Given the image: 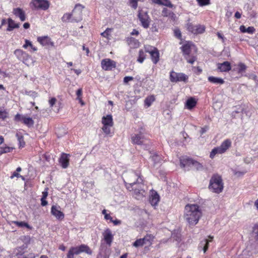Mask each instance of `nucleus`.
<instances>
[{"label": "nucleus", "mask_w": 258, "mask_h": 258, "mask_svg": "<svg viewBox=\"0 0 258 258\" xmlns=\"http://www.w3.org/2000/svg\"><path fill=\"white\" fill-rule=\"evenodd\" d=\"M202 215L200 207L197 204H187L184 208V218L190 226L196 225Z\"/></svg>", "instance_id": "nucleus-1"}, {"label": "nucleus", "mask_w": 258, "mask_h": 258, "mask_svg": "<svg viewBox=\"0 0 258 258\" xmlns=\"http://www.w3.org/2000/svg\"><path fill=\"white\" fill-rule=\"evenodd\" d=\"M223 188L222 177L218 174H214L210 180L209 189L213 192L220 194L223 191Z\"/></svg>", "instance_id": "nucleus-2"}, {"label": "nucleus", "mask_w": 258, "mask_h": 258, "mask_svg": "<svg viewBox=\"0 0 258 258\" xmlns=\"http://www.w3.org/2000/svg\"><path fill=\"white\" fill-rule=\"evenodd\" d=\"M82 252L91 255L92 251L87 245L84 244L71 247L68 252L67 258H74V255H78Z\"/></svg>", "instance_id": "nucleus-3"}, {"label": "nucleus", "mask_w": 258, "mask_h": 258, "mask_svg": "<svg viewBox=\"0 0 258 258\" xmlns=\"http://www.w3.org/2000/svg\"><path fill=\"white\" fill-rule=\"evenodd\" d=\"M231 141L230 139L224 140L219 147L213 148L210 152V157L213 159L216 154L224 153L231 146Z\"/></svg>", "instance_id": "nucleus-4"}, {"label": "nucleus", "mask_w": 258, "mask_h": 258, "mask_svg": "<svg viewBox=\"0 0 258 258\" xmlns=\"http://www.w3.org/2000/svg\"><path fill=\"white\" fill-rule=\"evenodd\" d=\"M192 45V43L191 42L188 41L180 47L184 58L187 62L190 64H193L196 60V57L190 55L191 46Z\"/></svg>", "instance_id": "nucleus-5"}, {"label": "nucleus", "mask_w": 258, "mask_h": 258, "mask_svg": "<svg viewBox=\"0 0 258 258\" xmlns=\"http://www.w3.org/2000/svg\"><path fill=\"white\" fill-rule=\"evenodd\" d=\"M84 8L80 4L76 5L75 8L72 11V19L71 20V23H78L82 20V11Z\"/></svg>", "instance_id": "nucleus-6"}, {"label": "nucleus", "mask_w": 258, "mask_h": 258, "mask_svg": "<svg viewBox=\"0 0 258 258\" xmlns=\"http://www.w3.org/2000/svg\"><path fill=\"white\" fill-rule=\"evenodd\" d=\"M138 19H139L141 25L145 29L149 28L150 23V18L146 11L139 10L138 14Z\"/></svg>", "instance_id": "nucleus-7"}, {"label": "nucleus", "mask_w": 258, "mask_h": 258, "mask_svg": "<svg viewBox=\"0 0 258 258\" xmlns=\"http://www.w3.org/2000/svg\"><path fill=\"white\" fill-rule=\"evenodd\" d=\"M33 10H46L49 7V3L47 0H32L30 4Z\"/></svg>", "instance_id": "nucleus-8"}, {"label": "nucleus", "mask_w": 258, "mask_h": 258, "mask_svg": "<svg viewBox=\"0 0 258 258\" xmlns=\"http://www.w3.org/2000/svg\"><path fill=\"white\" fill-rule=\"evenodd\" d=\"M170 80L171 82L176 83L178 82H183L187 83L188 77L186 75L182 73H176L171 71L170 73Z\"/></svg>", "instance_id": "nucleus-9"}, {"label": "nucleus", "mask_w": 258, "mask_h": 258, "mask_svg": "<svg viewBox=\"0 0 258 258\" xmlns=\"http://www.w3.org/2000/svg\"><path fill=\"white\" fill-rule=\"evenodd\" d=\"M147 140L145 134L141 132L131 135V141L134 144L142 145L146 142Z\"/></svg>", "instance_id": "nucleus-10"}, {"label": "nucleus", "mask_w": 258, "mask_h": 258, "mask_svg": "<svg viewBox=\"0 0 258 258\" xmlns=\"http://www.w3.org/2000/svg\"><path fill=\"white\" fill-rule=\"evenodd\" d=\"M186 29L190 33L194 34H199L203 33L205 31V27L200 24L194 25L191 23H187Z\"/></svg>", "instance_id": "nucleus-11"}, {"label": "nucleus", "mask_w": 258, "mask_h": 258, "mask_svg": "<svg viewBox=\"0 0 258 258\" xmlns=\"http://www.w3.org/2000/svg\"><path fill=\"white\" fill-rule=\"evenodd\" d=\"M101 67L105 71H110L115 68L116 63L115 61L110 58H105L101 60Z\"/></svg>", "instance_id": "nucleus-12"}, {"label": "nucleus", "mask_w": 258, "mask_h": 258, "mask_svg": "<svg viewBox=\"0 0 258 258\" xmlns=\"http://www.w3.org/2000/svg\"><path fill=\"white\" fill-rule=\"evenodd\" d=\"M51 213L57 220H62L64 219V215L60 211L59 206L53 205L51 208Z\"/></svg>", "instance_id": "nucleus-13"}, {"label": "nucleus", "mask_w": 258, "mask_h": 258, "mask_svg": "<svg viewBox=\"0 0 258 258\" xmlns=\"http://www.w3.org/2000/svg\"><path fill=\"white\" fill-rule=\"evenodd\" d=\"M37 41L43 46L48 47L54 46V43L51 41V39L47 36L38 37L37 38Z\"/></svg>", "instance_id": "nucleus-14"}, {"label": "nucleus", "mask_w": 258, "mask_h": 258, "mask_svg": "<svg viewBox=\"0 0 258 258\" xmlns=\"http://www.w3.org/2000/svg\"><path fill=\"white\" fill-rule=\"evenodd\" d=\"M193 160L190 158L183 157L180 159V166L181 168L189 170L188 167H191L192 164Z\"/></svg>", "instance_id": "nucleus-15"}, {"label": "nucleus", "mask_w": 258, "mask_h": 258, "mask_svg": "<svg viewBox=\"0 0 258 258\" xmlns=\"http://www.w3.org/2000/svg\"><path fill=\"white\" fill-rule=\"evenodd\" d=\"M70 154L62 153L59 159V162L63 168H67L69 166Z\"/></svg>", "instance_id": "nucleus-16"}, {"label": "nucleus", "mask_w": 258, "mask_h": 258, "mask_svg": "<svg viewBox=\"0 0 258 258\" xmlns=\"http://www.w3.org/2000/svg\"><path fill=\"white\" fill-rule=\"evenodd\" d=\"M13 14L17 17L19 18L22 22L26 20V15L25 12L20 8H14L13 10Z\"/></svg>", "instance_id": "nucleus-17"}, {"label": "nucleus", "mask_w": 258, "mask_h": 258, "mask_svg": "<svg viewBox=\"0 0 258 258\" xmlns=\"http://www.w3.org/2000/svg\"><path fill=\"white\" fill-rule=\"evenodd\" d=\"M103 235L104 240L106 244L110 245L113 239V236L112 234L111 230L108 228L106 229L103 233Z\"/></svg>", "instance_id": "nucleus-18"}, {"label": "nucleus", "mask_w": 258, "mask_h": 258, "mask_svg": "<svg viewBox=\"0 0 258 258\" xmlns=\"http://www.w3.org/2000/svg\"><path fill=\"white\" fill-rule=\"evenodd\" d=\"M140 174H141L139 172H133L131 173V176L134 177L135 178L137 177V179L135 181H134L128 183L131 186V187L132 188V189H134V187H133V186H134L135 185H136V184L142 183L143 180L141 178Z\"/></svg>", "instance_id": "nucleus-19"}, {"label": "nucleus", "mask_w": 258, "mask_h": 258, "mask_svg": "<svg viewBox=\"0 0 258 258\" xmlns=\"http://www.w3.org/2000/svg\"><path fill=\"white\" fill-rule=\"evenodd\" d=\"M160 200V197L158 193L155 190H152L151 195L150 197L149 201L150 204L153 206H156Z\"/></svg>", "instance_id": "nucleus-20"}, {"label": "nucleus", "mask_w": 258, "mask_h": 258, "mask_svg": "<svg viewBox=\"0 0 258 258\" xmlns=\"http://www.w3.org/2000/svg\"><path fill=\"white\" fill-rule=\"evenodd\" d=\"M217 68L220 72H226L229 71L231 69V67L230 63L226 61L223 63H218Z\"/></svg>", "instance_id": "nucleus-21"}, {"label": "nucleus", "mask_w": 258, "mask_h": 258, "mask_svg": "<svg viewBox=\"0 0 258 258\" xmlns=\"http://www.w3.org/2000/svg\"><path fill=\"white\" fill-rule=\"evenodd\" d=\"M197 103V101L196 99L191 97L186 100L185 106L188 109L191 110L196 106Z\"/></svg>", "instance_id": "nucleus-22"}, {"label": "nucleus", "mask_w": 258, "mask_h": 258, "mask_svg": "<svg viewBox=\"0 0 258 258\" xmlns=\"http://www.w3.org/2000/svg\"><path fill=\"white\" fill-rule=\"evenodd\" d=\"M126 41L131 48H138L140 45L139 41L134 37L128 38Z\"/></svg>", "instance_id": "nucleus-23"}, {"label": "nucleus", "mask_w": 258, "mask_h": 258, "mask_svg": "<svg viewBox=\"0 0 258 258\" xmlns=\"http://www.w3.org/2000/svg\"><path fill=\"white\" fill-rule=\"evenodd\" d=\"M102 122L103 125L112 126L113 125V122L112 115L109 114L106 116H103L102 118Z\"/></svg>", "instance_id": "nucleus-24"}, {"label": "nucleus", "mask_w": 258, "mask_h": 258, "mask_svg": "<svg viewBox=\"0 0 258 258\" xmlns=\"http://www.w3.org/2000/svg\"><path fill=\"white\" fill-rule=\"evenodd\" d=\"M150 56L153 63L155 64H157L159 60L160 57L159 51L157 48L150 54Z\"/></svg>", "instance_id": "nucleus-25"}, {"label": "nucleus", "mask_w": 258, "mask_h": 258, "mask_svg": "<svg viewBox=\"0 0 258 258\" xmlns=\"http://www.w3.org/2000/svg\"><path fill=\"white\" fill-rule=\"evenodd\" d=\"M209 238L210 239V240H208L207 239H204L201 242L199 247L202 248L204 251V252L205 253L207 250L208 248L209 242L211 241L213 238V236H209Z\"/></svg>", "instance_id": "nucleus-26"}, {"label": "nucleus", "mask_w": 258, "mask_h": 258, "mask_svg": "<svg viewBox=\"0 0 258 258\" xmlns=\"http://www.w3.org/2000/svg\"><path fill=\"white\" fill-rule=\"evenodd\" d=\"M14 54L19 60H24L27 57V53L19 49L15 50Z\"/></svg>", "instance_id": "nucleus-27"}, {"label": "nucleus", "mask_w": 258, "mask_h": 258, "mask_svg": "<svg viewBox=\"0 0 258 258\" xmlns=\"http://www.w3.org/2000/svg\"><path fill=\"white\" fill-rule=\"evenodd\" d=\"M8 26L7 30L8 31H11L15 28H18L19 27V24L16 23L14 20L11 18L8 19Z\"/></svg>", "instance_id": "nucleus-28"}, {"label": "nucleus", "mask_w": 258, "mask_h": 258, "mask_svg": "<svg viewBox=\"0 0 258 258\" xmlns=\"http://www.w3.org/2000/svg\"><path fill=\"white\" fill-rule=\"evenodd\" d=\"M208 80L209 82L215 84H223L224 83V81L223 79L220 78L215 77L214 76H209L208 78Z\"/></svg>", "instance_id": "nucleus-29"}, {"label": "nucleus", "mask_w": 258, "mask_h": 258, "mask_svg": "<svg viewBox=\"0 0 258 258\" xmlns=\"http://www.w3.org/2000/svg\"><path fill=\"white\" fill-rule=\"evenodd\" d=\"M16 136L19 142V148H23L25 145V142L24 140V137L21 133H17Z\"/></svg>", "instance_id": "nucleus-30"}, {"label": "nucleus", "mask_w": 258, "mask_h": 258, "mask_svg": "<svg viewBox=\"0 0 258 258\" xmlns=\"http://www.w3.org/2000/svg\"><path fill=\"white\" fill-rule=\"evenodd\" d=\"M240 30L242 33H248L249 34H252L255 31V29L253 27H248L246 28L244 26L242 25L240 27Z\"/></svg>", "instance_id": "nucleus-31"}, {"label": "nucleus", "mask_w": 258, "mask_h": 258, "mask_svg": "<svg viewBox=\"0 0 258 258\" xmlns=\"http://www.w3.org/2000/svg\"><path fill=\"white\" fill-rule=\"evenodd\" d=\"M150 158L154 165L159 163L161 160V157L156 153H153L150 156Z\"/></svg>", "instance_id": "nucleus-32"}, {"label": "nucleus", "mask_w": 258, "mask_h": 258, "mask_svg": "<svg viewBox=\"0 0 258 258\" xmlns=\"http://www.w3.org/2000/svg\"><path fill=\"white\" fill-rule=\"evenodd\" d=\"M13 223L19 227H25L29 229H32V227L30 225H29L27 223H26L25 222L13 221Z\"/></svg>", "instance_id": "nucleus-33"}, {"label": "nucleus", "mask_w": 258, "mask_h": 258, "mask_svg": "<svg viewBox=\"0 0 258 258\" xmlns=\"http://www.w3.org/2000/svg\"><path fill=\"white\" fill-rule=\"evenodd\" d=\"M14 149L13 147H10L7 146L5 147H0V155H2L5 153H8L11 152Z\"/></svg>", "instance_id": "nucleus-34"}, {"label": "nucleus", "mask_w": 258, "mask_h": 258, "mask_svg": "<svg viewBox=\"0 0 258 258\" xmlns=\"http://www.w3.org/2000/svg\"><path fill=\"white\" fill-rule=\"evenodd\" d=\"M23 123L27 126L30 127L33 125L34 122L32 118L29 117H26L25 116V118H24Z\"/></svg>", "instance_id": "nucleus-35"}, {"label": "nucleus", "mask_w": 258, "mask_h": 258, "mask_svg": "<svg viewBox=\"0 0 258 258\" xmlns=\"http://www.w3.org/2000/svg\"><path fill=\"white\" fill-rule=\"evenodd\" d=\"M146 54L143 49H140L139 52V56L137 61L140 63H142L146 58Z\"/></svg>", "instance_id": "nucleus-36"}, {"label": "nucleus", "mask_w": 258, "mask_h": 258, "mask_svg": "<svg viewBox=\"0 0 258 258\" xmlns=\"http://www.w3.org/2000/svg\"><path fill=\"white\" fill-rule=\"evenodd\" d=\"M155 98L154 95H151L147 97L145 100V104L147 107L151 106L152 103L155 101Z\"/></svg>", "instance_id": "nucleus-37"}, {"label": "nucleus", "mask_w": 258, "mask_h": 258, "mask_svg": "<svg viewBox=\"0 0 258 258\" xmlns=\"http://www.w3.org/2000/svg\"><path fill=\"white\" fill-rule=\"evenodd\" d=\"M252 233L254 239L258 242V223L253 226Z\"/></svg>", "instance_id": "nucleus-38"}, {"label": "nucleus", "mask_w": 258, "mask_h": 258, "mask_svg": "<svg viewBox=\"0 0 258 258\" xmlns=\"http://www.w3.org/2000/svg\"><path fill=\"white\" fill-rule=\"evenodd\" d=\"M25 42V43L23 46V48H24L25 49H26L28 46H29L31 48L33 51H35L37 50V47L34 46L32 44L31 42L29 40L26 39Z\"/></svg>", "instance_id": "nucleus-39"}, {"label": "nucleus", "mask_w": 258, "mask_h": 258, "mask_svg": "<svg viewBox=\"0 0 258 258\" xmlns=\"http://www.w3.org/2000/svg\"><path fill=\"white\" fill-rule=\"evenodd\" d=\"M72 19V13H66L61 18V20L63 22H71V20Z\"/></svg>", "instance_id": "nucleus-40"}, {"label": "nucleus", "mask_w": 258, "mask_h": 258, "mask_svg": "<svg viewBox=\"0 0 258 258\" xmlns=\"http://www.w3.org/2000/svg\"><path fill=\"white\" fill-rule=\"evenodd\" d=\"M25 255L24 254V252L21 250H19L17 249L15 252L12 255V258H24Z\"/></svg>", "instance_id": "nucleus-41"}, {"label": "nucleus", "mask_w": 258, "mask_h": 258, "mask_svg": "<svg viewBox=\"0 0 258 258\" xmlns=\"http://www.w3.org/2000/svg\"><path fill=\"white\" fill-rule=\"evenodd\" d=\"M8 112L4 109L0 108V119L5 120L8 117Z\"/></svg>", "instance_id": "nucleus-42"}, {"label": "nucleus", "mask_w": 258, "mask_h": 258, "mask_svg": "<svg viewBox=\"0 0 258 258\" xmlns=\"http://www.w3.org/2000/svg\"><path fill=\"white\" fill-rule=\"evenodd\" d=\"M247 68L246 66L242 63V62H239L238 64V73H242L243 72H244Z\"/></svg>", "instance_id": "nucleus-43"}, {"label": "nucleus", "mask_w": 258, "mask_h": 258, "mask_svg": "<svg viewBox=\"0 0 258 258\" xmlns=\"http://www.w3.org/2000/svg\"><path fill=\"white\" fill-rule=\"evenodd\" d=\"M144 244H145V243L142 238L138 239L133 243V246L136 247L142 246Z\"/></svg>", "instance_id": "nucleus-44"}, {"label": "nucleus", "mask_w": 258, "mask_h": 258, "mask_svg": "<svg viewBox=\"0 0 258 258\" xmlns=\"http://www.w3.org/2000/svg\"><path fill=\"white\" fill-rule=\"evenodd\" d=\"M160 5L165 6L170 8H172L174 7L169 0H161Z\"/></svg>", "instance_id": "nucleus-45"}, {"label": "nucleus", "mask_w": 258, "mask_h": 258, "mask_svg": "<svg viewBox=\"0 0 258 258\" xmlns=\"http://www.w3.org/2000/svg\"><path fill=\"white\" fill-rule=\"evenodd\" d=\"M25 116L22 114L17 113L14 117V120L16 122L21 121L23 122L24 118Z\"/></svg>", "instance_id": "nucleus-46"}, {"label": "nucleus", "mask_w": 258, "mask_h": 258, "mask_svg": "<svg viewBox=\"0 0 258 258\" xmlns=\"http://www.w3.org/2000/svg\"><path fill=\"white\" fill-rule=\"evenodd\" d=\"M154 237L151 234H147L144 238H142L143 239L144 242L145 244L148 242H150L151 240H153Z\"/></svg>", "instance_id": "nucleus-47"}, {"label": "nucleus", "mask_w": 258, "mask_h": 258, "mask_svg": "<svg viewBox=\"0 0 258 258\" xmlns=\"http://www.w3.org/2000/svg\"><path fill=\"white\" fill-rule=\"evenodd\" d=\"M144 48L145 51L149 53L150 54L154 50H155L156 47H155L151 45H146L145 46Z\"/></svg>", "instance_id": "nucleus-48"}, {"label": "nucleus", "mask_w": 258, "mask_h": 258, "mask_svg": "<svg viewBox=\"0 0 258 258\" xmlns=\"http://www.w3.org/2000/svg\"><path fill=\"white\" fill-rule=\"evenodd\" d=\"M191 166L194 167L197 170H200L203 168V166L201 163L194 160H193L192 164L191 165Z\"/></svg>", "instance_id": "nucleus-49"}, {"label": "nucleus", "mask_w": 258, "mask_h": 258, "mask_svg": "<svg viewBox=\"0 0 258 258\" xmlns=\"http://www.w3.org/2000/svg\"><path fill=\"white\" fill-rule=\"evenodd\" d=\"M174 35L178 39L181 40V33L180 30L178 28H176L174 30Z\"/></svg>", "instance_id": "nucleus-50"}, {"label": "nucleus", "mask_w": 258, "mask_h": 258, "mask_svg": "<svg viewBox=\"0 0 258 258\" xmlns=\"http://www.w3.org/2000/svg\"><path fill=\"white\" fill-rule=\"evenodd\" d=\"M200 6L203 7L210 4V0H197Z\"/></svg>", "instance_id": "nucleus-51"}, {"label": "nucleus", "mask_w": 258, "mask_h": 258, "mask_svg": "<svg viewBox=\"0 0 258 258\" xmlns=\"http://www.w3.org/2000/svg\"><path fill=\"white\" fill-rule=\"evenodd\" d=\"M139 0H129L131 7L134 9H136L138 7V2Z\"/></svg>", "instance_id": "nucleus-52"}, {"label": "nucleus", "mask_w": 258, "mask_h": 258, "mask_svg": "<svg viewBox=\"0 0 258 258\" xmlns=\"http://www.w3.org/2000/svg\"><path fill=\"white\" fill-rule=\"evenodd\" d=\"M109 125H103L102 127V130L104 133L106 135H109L110 133V127Z\"/></svg>", "instance_id": "nucleus-53"}, {"label": "nucleus", "mask_w": 258, "mask_h": 258, "mask_svg": "<svg viewBox=\"0 0 258 258\" xmlns=\"http://www.w3.org/2000/svg\"><path fill=\"white\" fill-rule=\"evenodd\" d=\"M171 11L168 10L167 8H163L162 11V15L164 17H167L171 13Z\"/></svg>", "instance_id": "nucleus-54"}, {"label": "nucleus", "mask_w": 258, "mask_h": 258, "mask_svg": "<svg viewBox=\"0 0 258 258\" xmlns=\"http://www.w3.org/2000/svg\"><path fill=\"white\" fill-rule=\"evenodd\" d=\"M111 31V29L107 28L105 31L101 33V35L104 37L107 38L109 35V33Z\"/></svg>", "instance_id": "nucleus-55"}, {"label": "nucleus", "mask_w": 258, "mask_h": 258, "mask_svg": "<svg viewBox=\"0 0 258 258\" xmlns=\"http://www.w3.org/2000/svg\"><path fill=\"white\" fill-rule=\"evenodd\" d=\"M134 80V78L131 76H126L123 78V82L124 84H127L129 81Z\"/></svg>", "instance_id": "nucleus-56"}, {"label": "nucleus", "mask_w": 258, "mask_h": 258, "mask_svg": "<svg viewBox=\"0 0 258 258\" xmlns=\"http://www.w3.org/2000/svg\"><path fill=\"white\" fill-rule=\"evenodd\" d=\"M14 177H17L18 178L21 177L23 179H24V177L19 174L16 171H15L11 176V178H13Z\"/></svg>", "instance_id": "nucleus-57"}, {"label": "nucleus", "mask_w": 258, "mask_h": 258, "mask_svg": "<svg viewBox=\"0 0 258 258\" xmlns=\"http://www.w3.org/2000/svg\"><path fill=\"white\" fill-rule=\"evenodd\" d=\"M209 127L207 125H206L204 127H202L201 128V130L200 131V133L201 135H203L204 134V133H205L208 130H209Z\"/></svg>", "instance_id": "nucleus-58"}, {"label": "nucleus", "mask_w": 258, "mask_h": 258, "mask_svg": "<svg viewBox=\"0 0 258 258\" xmlns=\"http://www.w3.org/2000/svg\"><path fill=\"white\" fill-rule=\"evenodd\" d=\"M56 99L54 97H52L51 98L49 101V103L50 104V106L51 107L53 106V105L56 102Z\"/></svg>", "instance_id": "nucleus-59"}, {"label": "nucleus", "mask_w": 258, "mask_h": 258, "mask_svg": "<svg viewBox=\"0 0 258 258\" xmlns=\"http://www.w3.org/2000/svg\"><path fill=\"white\" fill-rule=\"evenodd\" d=\"M76 94L78 96V99L80 98L82 95V89L81 88L78 89L76 92Z\"/></svg>", "instance_id": "nucleus-60"}, {"label": "nucleus", "mask_w": 258, "mask_h": 258, "mask_svg": "<svg viewBox=\"0 0 258 258\" xmlns=\"http://www.w3.org/2000/svg\"><path fill=\"white\" fill-rule=\"evenodd\" d=\"M111 222L113 223L114 225H118L121 224V221L117 219L115 220L112 219Z\"/></svg>", "instance_id": "nucleus-61"}, {"label": "nucleus", "mask_w": 258, "mask_h": 258, "mask_svg": "<svg viewBox=\"0 0 258 258\" xmlns=\"http://www.w3.org/2000/svg\"><path fill=\"white\" fill-rule=\"evenodd\" d=\"M48 203L46 200V199L41 198V205L42 206H45L47 205Z\"/></svg>", "instance_id": "nucleus-62"}, {"label": "nucleus", "mask_w": 258, "mask_h": 258, "mask_svg": "<svg viewBox=\"0 0 258 258\" xmlns=\"http://www.w3.org/2000/svg\"><path fill=\"white\" fill-rule=\"evenodd\" d=\"M168 17H169L170 18H171L173 20H175V18H176V15L172 12H171V13H170V15Z\"/></svg>", "instance_id": "nucleus-63"}, {"label": "nucleus", "mask_w": 258, "mask_h": 258, "mask_svg": "<svg viewBox=\"0 0 258 258\" xmlns=\"http://www.w3.org/2000/svg\"><path fill=\"white\" fill-rule=\"evenodd\" d=\"M35 256L34 253H30L27 256H25L24 258H35Z\"/></svg>", "instance_id": "nucleus-64"}]
</instances>
